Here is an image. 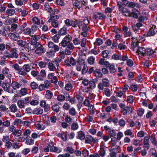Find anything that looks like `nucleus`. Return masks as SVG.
<instances>
[{
	"mask_svg": "<svg viewBox=\"0 0 157 157\" xmlns=\"http://www.w3.org/2000/svg\"><path fill=\"white\" fill-rule=\"evenodd\" d=\"M76 61L75 59H66L64 62L67 66L74 65L77 63V64L80 66L85 65V62L84 59H78Z\"/></svg>",
	"mask_w": 157,
	"mask_h": 157,
	"instance_id": "f257e3e1",
	"label": "nucleus"
},
{
	"mask_svg": "<svg viewBox=\"0 0 157 157\" xmlns=\"http://www.w3.org/2000/svg\"><path fill=\"white\" fill-rule=\"evenodd\" d=\"M36 37L35 36H31V41L27 44V48L29 50H33L36 48V45L39 43L36 41Z\"/></svg>",
	"mask_w": 157,
	"mask_h": 157,
	"instance_id": "f03ea898",
	"label": "nucleus"
},
{
	"mask_svg": "<svg viewBox=\"0 0 157 157\" xmlns=\"http://www.w3.org/2000/svg\"><path fill=\"white\" fill-rule=\"evenodd\" d=\"M50 151L51 152L59 153L61 151V149L58 147L54 146L52 143H49L48 146L45 147L44 148V151L48 152Z\"/></svg>",
	"mask_w": 157,
	"mask_h": 157,
	"instance_id": "7ed1b4c3",
	"label": "nucleus"
},
{
	"mask_svg": "<svg viewBox=\"0 0 157 157\" xmlns=\"http://www.w3.org/2000/svg\"><path fill=\"white\" fill-rule=\"evenodd\" d=\"M117 5L121 13L124 16L129 17L130 12L129 10L121 6V2L120 1L117 2Z\"/></svg>",
	"mask_w": 157,
	"mask_h": 157,
	"instance_id": "20e7f679",
	"label": "nucleus"
},
{
	"mask_svg": "<svg viewBox=\"0 0 157 157\" xmlns=\"http://www.w3.org/2000/svg\"><path fill=\"white\" fill-rule=\"evenodd\" d=\"M105 59H100L99 63L102 65H105L107 67H109V71L110 73H113L116 72L114 66L113 65H110L107 61H105Z\"/></svg>",
	"mask_w": 157,
	"mask_h": 157,
	"instance_id": "39448f33",
	"label": "nucleus"
},
{
	"mask_svg": "<svg viewBox=\"0 0 157 157\" xmlns=\"http://www.w3.org/2000/svg\"><path fill=\"white\" fill-rule=\"evenodd\" d=\"M59 63L56 60H54L48 63V68L51 71H54L58 69Z\"/></svg>",
	"mask_w": 157,
	"mask_h": 157,
	"instance_id": "423d86ee",
	"label": "nucleus"
},
{
	"mask_svg": "<svg viewBox=\"0 0 157 157\" xmlns=\"http://www.w3.org/2000/svg\"><path fill=\"white\" fill-rule=\"evenodd\" d=\"M102 82H100L98 85V89L101 90H103L104 87H108L109 86L110 84L109 80L107 78H104L102 79Z\"/></svg>",
	"mask_w": 157,
	"mask_h": 157,
	"instance_id": "0eeeda50",
	"label": "nucleus"
},
{
	"mask_svg": "<svg viewBox=\"0 0 157 157\" xmlns=\"http://www.w3.org/2000/svg\"><path fill=\"white\" fill-rule=\"evenodd\" d=\"M27 24L26 22L24 23L21 27V30L22 31L23 33L25 35L31 36L32 32L30 28L27 27Z\"/></svg>",
	"mask_w": 157,
	"mask_h": 157,
	"instance_id": "6e6552de",
	"label": "nucleus"
},
{
	"mask_svg": "<svg viewBox=\"0 0 157 157\" xmlns=\"http://www.w3.org/2000/svg\"><path fill=\"white\" fill-rule=\"evenodd\" d=\"M40 105L41 107L44 108V111L45 112L48 113L50 110V107L49 105L47 104L44 100H42L40 101Z\"/></svg>",
	"mask_w": 157,
	"mask_h": 157,
	"instance_id": "1a4fd4ad",
	"label": "nucleus"
},
{
	"mask_svg": "<svg viewBox=\"0 0 157 157\" xmlns=\"http://www.w3.org/2000/svg\"><path fill=\"white\" fill-rule=\"evenodd\" d=\"M50 82L48 80H46L44 83L38 86V89L40 91L44 90L46 89H48L50 86Z\"/></svg>",
	"mask_w": 157,
	"mask_h": 157,
	"instance_id": "9d476101",
	"label": "nucleus"
},
{
	"mask_svg": "<svg viewBox=\"0 0 157 157\" xmlns=\"http://www.w3.org/2000/svg\"><path fill=\"white\" fill-rule=\"evenodd\" d=\"M2 87L5 91H6L9 93H13V89H11V84L8 83H3L2 85Z\"/></svg>",
	"mask_w": 157,
	"mask_h": 157,
	"instance_id": "9b49d317",
	"label": "nucleus"
},
{
	"mask_svg": "<svg viewBox=\"0 0 157 157\" xmlns=\"http://www.w3.org/2000/svg\"><path fill=\"white\" fill-rule=\"evenodd\" d=\"M97 79H92L89 81V87L86 88L87 90V91H86V93H88L89 90L90 89L93 90L96 87V82L97 81Z\"/></svg>",
	"mask_w": 157,
	"mask_h": 157,
	"instance_id": "f8f14e48",
	"label": "nucleus"
},
{
	"mask_svg": "<svg viewBox=\"0 0 157 157\" xmlns=\"http://www.w3.org/2000/svg\"><path fill=\"white\" fill-rule=\"evenodd\" d=\"M36 46V50L35 52L36 54L41 55L42 53H44L45 51V49L39 43L37 44Z\"/></svg>",
	"mask_w": 157,
	"mask_h": 157,
	"instance_id": "ddd939ff",
	"label": "nucleus"
},
{
	"mask_svg": "<svg viewBox=\"0 0 157 157\" xmlns=\"http://www.w3.org/2000/svg\"><path fill=\"white\" fill-rule=\"evenodd\" d=\"M98 142V140L94 138L92 136H88L85 138V143L86 144H90L92 142L94 143H97Z\"/></svg>",
	"mask_w": 157,
	"mask_h": 157,
	"instance_id": "4468645a",
	"label": "nucleus"
},
{
	"mask_svg": "<svg viewBox=\"0 0 157 157\" xmlns=\"http://www.w3.org/2000/svg\"><path fill=\"white\" fill-rule=\"evenodd\" d=\"M146 49L143 47H139L136 52L138 54L139 56L142 58V56H144L146 55Z\"/></svg>",
	"mask_w": 157,
	"mask_h": 157,
	"instance_id": "2eb2a0df",
	"label": "nucleus"
},
{
	"mask_svg": "<svg viewBox=\"0 0 157 157\" xmlns=\"http://www.w3.org/2000/svg\"><path fill=\"white\" fill-rule=\"evenodd\" d=\"M21 84L19 82L17 81H13L11 84V86L13 89V91L14 90H16L17 89L19 88L21 86Z\"/></svg>",
	"mask_w": 157,
	"mask_h": 157,
	"instance_id": "dca6fc26",
	"label": "nucleus"
},
{
	"mask_svg": "<svg viewBox=\"0 0 157 157\" xmlns=\"http://www.w3.org/2000/svg\"><path fill=\"white\" fill-rule=\"evenodd\" d=\"M155 52L150 48L147 49L146 50V55L150 56V58H154L155 56Z\"/></svg>",
	"mask_w": 157,
	"mask_h": 157,
	"instance_id": "f3484780",
	"label": "nucleus"
},
{
	"mask_svg": "<svg viewBox=\"0 0 157 157\" xmlns=\"http://www.w3.org/2000/svg\"><path fill=\"white\" fill-rule=\"evenodd\" d=\"M127 7L128 8H133L135 7H136L137 8H140L141 6L140 5L137 3L129 1Z\"/></svg>",
	"mask_w": 157,
	"mask_h": 157,
	"instance_id": "a211bd4d",
	"label": "nucleus"
},
{
	"mask_svg": "<svg viewBox=\"0 0 157 157\" xmlns=\"http://www.w3.org/2000/svg\"><path fill=\"white\" fill-rule=\"evenodd\" d=\"M11 29L12 32L17 33L19 30V27L17 24L13 23L11 25Z\"/></svg>",
	"mask_w": 157,
	"mask_h": 157,
	"instance_id": "6ab92c4d",
	"label": "nucleus"
},
{
	"mask_svg": "<svg viewBox=\"0 0 157 157\" xmlns=\"http://www.w3.org/2000/svg\"><path fill=\"white\" fill-rule=\"evenodd\" d=\"M156 31L155 27H154L153 26L150 29L149 31L147 34V36H154L156 33Z\"/></svg>",
	"mask_w": 157,
	"mask_h": 157,
	"instance_id": "aec40b11",
	"label": "nucleus"
},
{
	"mask_svg": "<svg viewBox=\"0 0 157 157\" xmlns=\"http://www.w3.org/2000/svg\"><path fill=\"white\" fill-rule=\"evenodd\" d=\"M27 94V90L26 88H21L20 91V92L16 94L18 96L21 97L26 95Z\"/></svg>",
	"mask_w": 157,
	"mask_h": 157,
	"instance_id": "412c9836",
	"label": "nucleus"
},
{
	"mask_svg": "<svg viewBox=\"0 0 157 157\" xmlns=\"http://www.w3.org/2000/svg\"><path fill=\"white\" fill-rule=\"evenodd\" d=\"M43 113V109L40 107H36L34 109V114L41 115Z\"/></svg>",
	"mask_w": 157,
	"mask_h": 157,
	"instance_id": "4be33fe9",
	"label": "nucleus"
},
{
	"mask_svg": "<svg viewBox=\"0 0 157 157\" xmlns=\"http://www.w3.org/2000/svg\"><path fill=\"white\" fill-rule=\"evenodd\" d=\"M94 74L97 78H99L102 77V74L100 69H96L94 70Z\"/></svg>",
	"mask_w": 157,
	"mask_h": 157,
	"instance_id": "5701e85b",
	"label": "nucleus"
},
{
	"mask_svg": "<svg viewBox=\"0 0 157 157\" xmlns=\"http://www.w3.org/2000/svg\"><path fill=\"white\" fill-rule=\"evenodd\" d=\"M139 46L138 45V43L137 42H132L131 45V47L133 51H136L138 50Z\"/></svg>",
	"mask_w": 157,
	"mask_h": 157,
	"instance_id": "b1692460",
	"label": "nucleus"
},
{
	"mask_svg": "<svg viewBox=\"0 0 157 157\" xmlns=\"http://www.w3.org/2000/svg\"><path fill=\"white\" fill-rule=\"evenodd\" d=\"M8 36L13 41H16L18 40V37L15 33H9Z\"/></svg>",
	"mask_w": 157,
	"mask_h": 157,
	"instance_id": "393cba45",
	"label": "nucleus"
},
{
	"mask_svg": "<svg viewBox=\"0 0 157 157\" xmlns=\"http://www.w3.org/2000/svg\"><path fill=\"white\" fill-rule=\"evenodd\" d=\"M128 57L127 56L124 55L121 56L118 54H114L112 56V59H127Z\"/></svg>",
	"mask_w": 157,
	"mask_h": 157,
	"instance_id": "a878e982",
	"label": "nucleus"
},
{
	"mask_svg": "<svg viewBox=\"0 0 157 157\" xmlns=\"http://www.w3.org/2000/svg\"><path fill=\"white\" fill-rule=\"evenodd\" d=\"M17 44L20 47H24L26 44V41L21 40H17Z\"/></svg>",
	"mask_w": 157,
	"mask_h": 157,
	"instance_id": "bb28decb",
	"label": "nucleus"
},
{
	"mask_svg": "<svg viewBox=\"0 0 157 157\" xmlns=\"http://www.w3.org/2000/svg\"><path fill=\"white\" fill-rule=\"evenodd\" d=\"M67 28L65 27H63L61 28L58 31V34L60 36L65 35L67 34Z\"/></svg>",
	"mask_w": 157,
	"mask_h": 157,
	"instance_id": "cd10ccee",
	"label": "nucleus"
},
{
	"mask_svg": "<svg viewBox=\"0 0 157 157\" xmlns=\"http://www.w3.org/2000/svg\"><path fill=\"white\" fill-rule=\"evenodd\" d=\"M9 109L11 112L15 113L18 110V109L16 105L14 104L11 105L9 107Z\"/></svg>",
	"mask_w": 157,
	"mask_h": 157,
	"instance_id": "c85d7f7f",
	"label": "nucleus"
},
{
	"mask_svg": "<svg viewBox=\"0 0 157 157\" xmlns=\"http://www.w3.org/2000/svg\"><path fill=\"white\" fill-rule=\"evenodd\" d=\"M17 105L19 108L20 109H24L25 107V104L22 99L17 101Z\"/></svg>",
	"mask_w": 157,
	"mask_h": 157,
	"instance_id": "c756f323",
	"label": "nucleus"
},
{
	"mask_svg": "<svg viewBox=\"0 0 157 157\" xmlns=\"http://www.w3.org/2000/svg\"><path fill=\"white\" fill-rule=\"evenodd\" d=\"M7 15L9 16L13 15L15 13V10L12 9H8L6 10Z\"/></svg>",
	"mask_w": 157,
	"mask_h": 157,
	"instance_id": "7c9ffc66",
	"label": "nucleus"
},
{
	"mask_svg": "<svg viewBox=\"0 0 157 157\" xmlns=\"http://www.w3.org/2000/svg\"><path fill=\"white\" fill-rule=\"evenodd\" d=\"M53 94L49 90H47L46 91V94L45 95V98L48 99H49L52 98L53 97Z\"/></svg>",
	"mask_w": 157,
	"mask_h": 157,
	"instance_id": "2f4dec72",
	"label": "nucleus"
},
{
	"mask_svg": "<svg viewBox=\"0 0 157 157\" xmlns=\"http://www.w3.org/2000/svg\"><path fill=\"white\" fill-rule=\"evenodd\" d=\"M150 139L152 144L154 146H157V140L154 135H151L150 136Z\"/></svg>",
	"mask_w": 157,
	"mask_h": 157,
	"instance_id": "473e14b6",
	"label": "nucleus"
},
{
	"mask_svg": "<svg viewBox=\"0 0 157 157\" xmlns=\"http://www.w3.org/2000/svg\"><path fill=\"white\" fill-rule=\"evenodd\" d=\"M78 137L81 140H83L85 139V135L84 132L80 131L78 132Z\"/></svg>",
	"mask_w": 157,
	"mask_h": 157,
	"instance_id": "72a5a7b5",
	"label": "nucleus"
},
{
	"mask_svg": "<svg viewBox=\"0 0 157 157\" xmlns=\"http://www.w3.org/2000/svg\"><path fill=\"white\" fill-rule=\"evenodd\" d=\"M22 133V132L21 130L16 129L12 133V134H13L14 136H19L21 135Z\"/></svg>",
	"mask_w": 157,
	"mask_h": 157,
	"instance_id": "f704fd0d",
	"label": "nucleus"
},
{
	"mask_svg": "<svg viewBox=\"0 0 157 157\" xmlns=\"http://www.w3.org/2000/svg\"><path fill=\"white\" fill-rule=\"evenodd\" d=\"M17 56L18 54L16 52V50L13 49L11 50L10 55V58H17Z\"/></svg>",
	"mask_w": 157,
	"mask_h": 157,
	"instance_id": "c9c22d12",
	"label": "nucleus"
},
{
	"mask_svg": "<svg viewBox=\"0 0 157 157\" xmlns=\"http://www.w3.org/2000/svg\"><path fill=\"white\" fill-rule=\"evenodd\" d=\"M82 1L77 0L73 4L74 6L78 7V9L81 8L82 6Z\"/></svg>",
	"mask_w": 157,
	"mask_h": 157,
	"instance_id": "e433bc0d",
	"label": "nucleus"
},
{
	"mask_svg": "<svg viewBox=\"0 0 157 157\" xmlns=\"http://www.w3.org/2000/svg\"><path fill=\"white\" fill-rule=\"evenodd\" d=\"M33 22L37 25H40V19L36 17H33L32 19Z\"/></svg>",
	"mask_w": 157,
	"mask_h": 157,
	"instance_id": "4c0bfd02",
	"label": "nucleus"
},
{
	"mask_svg": "<svg viewBox=\"0 0 157 157\" xmlns=\"http://www.w3.org/2000/svg\"><path fill=\"white\" fill-rule=\"evenodd\" d=\"M109 134L110 138L116 136L117 132L114 129H111L110 131H109Z\"/></svg>",
	"mask_w": 157,
	"mask_h": 157,
	"instance_id": "58836bf2",
	"label": "nucleus"
},
{
	"mask_svg": "<svg viewBox=\"0 0 157 157\" xmlns=\"http://www.w3.org/2000/svg\"><path fill=\"white\" fill-rule=\"evenodd\" d=\"M59 18V16L56 15L51 16L50 18L48 20V22L49 23H51V21H56Z\"/></svg>",
	"mask_w": 157,
	"mask_h": 157,
	"instance_id": "ea45409f",
	"label": "nucleus"
},
{
	"mask_svg": "<svg viewBox=\"0 0 157 157\" xmlns=\"http://www.w3.org/2000/svg\"><path fill=\"white\" fill-rule=\"evenodd\" d=\"M114 148L109 149V151L110 152L109 153L110 157H116L117 153L114 151Z\"/></svg>",
	"mask_w": 157,
	"mask_h": 157,
	"instance_id": "a19ab883",
	"label": "nucleus"
},
{
	"mask_svg": "<svg viewBox=\"0 0 157 157\" xmlns=\"http://www.w3.org/2000/svg\"><path fill=\"white\" fill-rule=\"evenodd\" d=\"M75 98H71L69 94H67V98L66 99V101H68L71 104H74L75 102Z\"/></svg>",
	"mask_w": 157,
	"mask_h": 157,
	"instance_id": "79ce46f5",
	"label": "nucleus"
},
{
	"mask_svg": "<svg viewBox=\"0 0 157 157\" xmlns=\"http://www.w3.org/2000/svg\"><path fill=\"white\" fill-rule=\"evenodd\" d=\"M30 86L32 89L33 90H36L38 88V85L34 82H31L30 84Z\"/></svg>",
	"mask_w": 157,
	"mask_h": 157,
	"instance_id": "37998d69",
	"label": "nucleus"
},
{
	"mask_svg": "<svg viewBox=\"0 0 157 157\" xmlns=\"http://www.w3.org/2000/svg\"><path fill=\"white\" fill-rule=\"evenodd\" d=\"M59 106L58 104H56L52 106V108L53 111L56 113H58L59 111Z\"/></svg>",
	"mask_w": 157,
	"mask_h": 157,
	"instance_id": "c03bdc74",
	"label": "nucleus"
},
{
	"mask_svg": "<svg viewBox=\"0 0 157 157\" xmlns=\"http://www.w3.org/2000/svg\"><path fill=\"white\" fill-rule=\"evenodd\" d=\"M55 53L54 52L52 51H50L49 52H47L46 54V56L48 57V58H53L54 56L55 55Z\"/></svg>",
	"mask_w": 157,
	"mask_h": 157,
	"instance_id": "a18cd8bd",
	"label": "nucleus"
},
{
	"mask_svg": "<svg viewBox=\"0 0 157 157\" xmlns=\"http://www.w3.org/2000/svg\"><path fill=\"white\" fill-rule=\"evenodd\" d=\"M34 141L30 137H27L26 138V143L28 145H32L33 144Z\"/></svg>",
	"mask_w": 157,
	"mask_h": 157,
	"instance_id": "49530a36",
	"label": "nucleus"
},
{
	"mask_svg": "<svg viewBox=\"0 0 157 157\" xmlns=\"http://www.w3.org/2000/svg\"><path fill=\"white\" fill-rule=\"evenodd\" d=\"M60 38V36L58 34H56L52 37V40L55 43H58L59 40Z\"/></svg>",
	"mask_w": 157,
	"mask_h": 157,
	"instance_id": "de8ad7c7",
	"label": "nucleus"
},
{
	"mask_svg": "<svg viewBox=\"0 0 157 157\" xmlns=\"http://www.w3.org/2000/svg\"><path fill=\"white\" fill-rule=\"evenodd\" d=\"M124 134L125 135L130 136L132 137H134V134L132 132L131 130L130 129H128L124 132Z\"/></svg>",
	"mask_w": 157,
	"mask_h": 157,
	"instance_id": "09e8293b",
	"label": "nucleus"
},
{
	"mask_svg": "<svg viewBox=\"0 0 157 157\" xmlns=\"http://www.w3.org/2000/svg\"><path fill=\"white\" fill-rule=\"evenodd\" d=\"M78 125L77 122L73 123L71 125V128L72 130H75L78 129Z\"/></svg>",
	"mask_w": 157,
	"mask_h": 157,
	"instance_id": "8fccbe9b",
	"label": "nucleus"
},
{
	"mask_svg": "<svg viewBox=\"0 0 157 157\" xmlns=\"http://www.w3.org/2000/svg\"><path fill=\"white\" fill-rule=\"evenodd\" d=\"M82 154L84 157H88L89 153L88 150L86 149H84L82 151Z\"/></svg>",
	"mask_w": 157,
	"mask_h": 157,
	"instance_id": "3c124183",
	"label": "nucleus"
},
{
	"mask_svg": "<svg viewBox=\"0 0 157 157\" xmlns=\"http://www.w3.org/2000/svg\"><path fill=\"white\" fill-rule=\"evenodd\" d=\"M69 113L72 116H75L76 113L75 109L73 107H72L69 109Z\"/></svg>",
	"mask_w": 157,
	"mask_h": 157,
	"instance_id": "603ef678",
	"label": "nucleus"
},
{
	"mask_svg": "<svg viewBox=\"0 0 157 157\" xmlns=\"http://www.w3.org/2000/svg\"><path fill=\"white\" fill-rule=\"evenodd\" d=\"M107 115L109 116V114H107L103 112H101L99 113V117L102 119H105L107 118Z\"/></svg>",
	"mask_w": 157,
	"mask_h": 157,
	"instance_id": "864d4df0",
	"label": "nucleus"
},
{
	"mask_svg": "<svg viewBox=\"0 0 157 157\" xmlns=\"http://www.w3.org/2000/svg\"><path fill=\"white\" fill-rule=\"evenodd\" d=\"M65 99V97L64 95L62 94L59 95L57 98V100L59 101H63Z\"/></svg>",
	"mask_w": 157,
	"mask_h": 157,
	"instance_id": "5fc2aeb1",
	"label": "nucleus"
},
{
	"mask_svg": "<svg viewBox=\"0 0 157 157\" xmlns=\"http://www.w3.org/2000/svg\"><path fill=\"white\" fill-rule=\"evenodd\" d=\"M10 122L9 120H5L3 121L2 125L5 127L10 126Z\"/></svg>",
	"mask_w": 157,
	"mask_h": 157,
	"instance_id": "6e6d98bb",
	"label": "nucleus"
},
{
	"mask_svg": "<svg viewBox=\"0 0 157 157\" xmlns=\"http://www.w3.org/2000/svg\"><path fill=\"white\" fill-rule=\"evenodd\" d=\"M59 136L64 141L67 140V134L64 132L61 133L59 134Z\"/></svg>",
	"mask_w": 157,
	"mask_h": 157,
	"instance_id": "4d7b16f0",
	"label": "nucleus"
},
{
	"mask_svg": "<svg viewBox=\"0 0 157 157\" xmlns=\"http://www.w3.org/2000/svg\"><path fill=\"white\" fill-rule=\"evenodd\" d=\"M144 109L142 108H140L137 111V115L140 117L142 116L143 114L144 113Z\"/></svg>",
	"mask_w": 157,
	"mask_h": 157,
	"instance_id": "13d9d810",
	"label": "nucleus"
},
{
	"mask_svg": "<svg viewBox=\"0 0 157 157\" xmlns=\"http://www.w3.org/2000/svg\"><path fill=\"white\" fill-rule=\"evenodd\" d=\"M104 94L105 95L108 97H110L111 95V93L109 89L107 88H105L104 89Z\"/></svg>",
	"mask_w": 157,
	"mask_h": 157,
	"instance_id": "bf43d9fd",
	"label": "nucleus"
},
{
	"mask_svg": "<svg viewBox=\"0 0 157 157\" xmlns=\"http://www.w3.org/2000/svg\"><path fill=\"white\" fill-rule=\"evenodd\" d=\"M65 90L67 91H69L71 90L72 88V86L71 83L68 82L65 85Z\"/></svg>",
	"mask_w": 157,
	"mask_h": 157,
	"instance_id": "052dcab7",
	"label": "nucleus"
},
{
	"mask_svg": "<svg viewBox=\"0 0 157 157\" xmlns=\"http://www.w3.org/2000/svg\"><path fill=\"white\" fill-rule=\"evenodd\" d=\"M98 16V18L100 20L104 19L106 18V16L102 13L100 12H97Z\"/></svg>",
	"mask_w": 157,
	"mask_h": 157,
	"instance_id": "680f3d73",
	"label": "nucleus"
},
{
	"mask_svg": "<svg viewBox=\"0 0 157 157\" xmlns=\"http://www.w3.org/2000/svg\"><path fill=\"white\" fill-rule=\"evenodd\" d=\"M22 68L24 71H25L27 72H29L31 69L30 67L28 64H25L23 66Z\"/></svg>",
	"mask_w": 157,
	"mask_h": 157,
	"instance_id": "e2e57ef3",
	"label": "nucleus"
},
{
	"mask_svg": "<svg viewBox=\"0 0 157 157\" xmlns=\"http://www.w3.org/2000/svg\"><path fill=\"white\" fill-rule=\"evenodd\" d=\"M67 152L70 154H72L74 152L75 150L71 147L68 146L66 149Z\"/></svg>",
	"mask_w": 157,
	"mask_h": 157,
	"instance_id": "0e129e2a",
	"label": "nucleus"
},
{
	"mask_svg": "<svg viewBox=\"0 0 157 157\" xmlns=\"http://www.w3.org/2000/svg\"><path fill=\"white\" fill-rule=\"evenodd\" d=\"M12 145V143L10 141H8L5 144V147L6 148L9 149L11 148Z\"/></svg>",
	"mask_w": 157,
	"mask_h": 157,
	"instance_id": "69168bd1",
	"label": "nucleus"
},
{
	"mask_svg": "<svg viewBox=\"0 0 157 157\" xmlns=\"http://www.w3.org/2000/svg\"><path fill=\"white\" fill-rule=\"evenodd\" d=\"M149 152L150 154L152 156L155 155L157 153L156 149L154 148H151L149 151Z\"/></svg>",
	"mask_w": 157,
	"mask_h": 157,
	"instance_id": "338daca9",
	"label": "nucleus"
},
{
	"mask_svg": "<svg viewBox=\"0 0 157 157\" xmlns=\"http://www.w3.org/2000/svg\"><path fill=\"white\" fill-rule=\"evenodd\" d=\"M26 113L28 114H34V109H32L30 107H28L26 109Z\"/></svg>",
	"mask_w": 157,
	"mask_h": 157,
	"instance_id": "774afa93",
	"label": "nucleus"
}]
</instances>
